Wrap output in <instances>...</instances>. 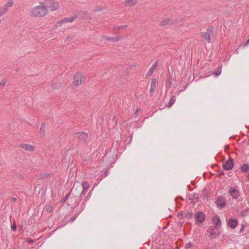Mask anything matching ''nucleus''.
I'll return each instance as SVG.
<instances>
[{
    "instance_id": "obj_1",
    "label": "nucleus",
    "mask_w": 249,
    "mask_h": 249,
    "mask_svg": "<svg viewBox=\"0 0 249 249\" xmlns=\"http://www.w3.org/2000/svg\"><path fill=\"white\" fill-rule=\"evenodd\" d=\"M29 14L31 17L35 18H43L48 14V11L45 8L43 1L39 4L31 8Z\"/></svg>"
},
{
    "instance_id": "obj_2",
    "label": "nucleus",
    "mask_w": 249,
    "mask_h": 249,
    "mask_svg": "<svg viewBox=\"0 0 249 249\" xmlns=\"http://www.w3.org/2000/svg\"><path fill=\"white\" fill-rule=\"evenodd\" d=\"M45 8L47 11H55L59 9V3L55 0H43Z\"/></svg>"
},
{
    "instance_id": "obj_3",
    "label": "nucleus",
    "mask_w": 249,
    "mask_h": 249,
    "mask_svg": "<svg viewBox=\"0 0 249 249\" xmlns=\"http://www.w3.org/2000/svg\"><path fill=\"white\" fill-rule=\"evenodd\" d=\"M84 81L83 74L80 72H76L73 76L72 85L78 87L80 86Z\"/></svg>"
},
{
    "instance_id": "obj_4",
    "label": "nucleus",
    "mask_w": 249,
    "mask_h": 249,
    "mask_svg": "<svg viewBox=\"0 0 249 249\" xmlns=\"http://www.w3.org/2000/svg\"><path fill=\"white\" fill-rule=\"evenodd\" d=\"M120 39V38L119 36L110 37L104 36L101 37V41L105 43H107L109 42H115L119 41Z\"/></svg>"
},
{
    "instance_id": "obj_5",
    "label": "nucleus",
    "mask_w": 249,
    "mask_h": 249,
    "mask_svg": "<svg viewBox=\"0 0 249 249\" xmlns=\"http://www.w3.org/2000/svg\"><path fill=\"white\" fill-rule=\"evenodd\" d=\"M205 215L202 212H198L196 214V223L199 225L204 221Z\"/></svg>"
},
{
    "instance_id": "obj_6",
    "label": "nucleus",
    "mask_w": 249,
    "mask_h": 249,
    "mask_svg": "<svg viewBox=\"0 0 249 249\" xmlns=\"http://www.w3.org/2000/svg\"><path fill=\"white\" fill-rule=\"evenodd\" d=\"M18 147L28 152H34L35 150V147L30 144L22 143L18 145Z\"/></svg>"
},
{
    "instance_id": "obj_7",
    "label": "nucleus",
    "mask_w": 249,
    "mask_h": 249,
    "mask_svg": "<svg viewBox=\"0 0 249 249\" xmlns=\"http://www.w3.org/2000/svg\"><path fill=\"white\" fill-rule=\"evenodd\" d=\"M229 193L233 198H237L239 196V190L232 188H230L229 190Z\"/></svg>"
},
{
    "instance_id": "obj_8",
    "label": "nucleus",
    "mask_w": 249,
    "mask_h": 249,
    "mask_svg": "<svg viewBox=\"0 0 249 249\" xmlns=\"http://www.w3.org/2000/svg\"><path fill=\"white\" fill-rule=\"evenodd\" d=\"M224 168L229 170L232 169L233 166V162L232 160H227L223 165Z\"/></svg>"
},
{
    "instance_id": "obj_9",
    "label": "nucleus",
    "mask_w": 249,
    "mask_h": 249,
    "mask_svg": "<svg viewBox=\"0 0 249 249\" xmlns=\"http://www.w3.org/2000/svg\"><path fill=\"white\" fill-rule=\"evenodd\" d=\"M238 225V221L237 219L235 218H230L229 219V222H228V225L229 226L232 228L234 229L237 227Z\"/></svg>"
},
{
    "instance_id": "obj_10",
    "label": "nucleus",
    "mask_w": 249,
    "mask_h": 249,
    "mask_svg": "<svg viewBox=\"0 0 249 249\" xmlns=\"http://www.w3.org/2000/svg\"><path fill=\"white\" fill-rule=\"evenodd\" d=\"M139 0H125L124 4L126 6L132 7L138 3Z\"/></svg>"
},
{
    "instance_id": "obj_11",
    "label": "nucleus",
    "mask_w": 249,
    "mask_h": 249,
    "mask_svg": "<svg viewBox=\"0 0 249 249\" xmlns=\"http://www.w3.org/2000/svg\"><path fill=\"white\" fill-rule=\"evenodd\" d=\"M213 222L215 225L216 228H218L221 225V220L219 217L216 215L213 217Z\"/></svg>"
},
{
    "instance_id": "obj_12",
    "label": "nucleus",
    "mask_w": 249,
    "mask_h": 249,
    "mask_svg": "<svg viewBox=\"0 0 249 249\" xmlns=\"http://www.w3.org/2000/svg\"><path fill=\"white\" fill-rule=\"evenodd\" d=\"M46 131V124L44 123H42L39 128L38 133L39 135L42 137H44L45 135Z\"/></svg>"
},
{
    "instance_id": "obj_13",
    "label": "nucleus",
    "mask_w": 249,
    "mask_h": 249,
    "mask_svg": "<svg viewBox=\"0 0 249 249\" xmlns=\"http://www.w3.org/2000/svg\"><path fill=\"white\" fill-rule=\"evenodd\" d=\"M156 64L154 63L152 66L150 68L149 71L147 72L146 76V77H149L153 74V72L156 70Z\"/></svg>"
},
{
    "instance_id": "obj_14",
    "label": "nucleus",
    "mask_w": 249,
    "mask_h": 249,
    "mask_svg": "<svg viewBox=\"0 0 249 249\" xmlns=\"http://www.w3.org/2000/svg\"><path fill=\"white\" fill-rule=\"evenodd\" d=\"M211 32L209 31L202 33V37L208 42H209L211 40Z\"/></svg>"
},
{
    "instance_id": "obj_15",
    "label": "nucleus",
    "mask_w": 249,
    "mask_h": 249,
    "mask_svg": "<svg viewBox=\"0 0 249 249\" xmlns=\"http://www.w3.org/2000/svg\"><path fill=\"white\" fill-rule=\"evenodd\" d=\"M225 201L222 197H219L216 201V204L218 207H224L225 205Z\"/></svg>"
},
{
    "instance_id": "obj_16",
    "label": "nucleus",
    "mask_w": 249,
    "mask_h": 249,
    "mask_svg": "<svg viewBox=\"0 0 249 249\" xmlns=\"http://www.w3.org/2000/svg\"><path fill=\"white\" fill-rule=\"evenodd\" d=\"M156 79L155 78H153L152 80V82L151 83V87H150V92H153L156 88Z\"/></svg>"
},
{
    "instance_id": "obj_17",
    "label": "nucleus",
    "mask_w": 249,
    "mask_h": 249,
    "mask_svg": "<svg viewBox=\"0 0 249 249\" xmlns=\"http://www.w3.org/2000/svg\"><path fill=\"white\" fill-rule=\"evenodd\" d=\"M170 23V19L168 18L164 19L160 23L161 26H165L168 25Z\"/></svg>"
},
{
    "instance_id": "obj_18",
    "label": "nucleus",
    "mask_w": 249,
    "mask_h": 249,
    "mask_svg": "<svg viewBox=\"0 0 249 249\" xmlns=\"http://www.w3.org/2000/svg\"><path fill=\"white\" fill-rule=\"evenodd\" d=\"M14 4V2L13 0H9L8 2L6 3L5 6V7L8 8L10 7H12L13 6Z\"/></svg>"
},
{
    "instance_id": "obj_19",
    "label": "nucleus",
    "mask_w": 249,
    "mask_h": 249,
    "mask_svg": "<svg viewBox=\"0 0 249 249\" xmlns=\"http://www.w3.org/2000/svg\"><path fill=\"white\" fill-rule=\"evenodd\" d=\"M6 82H7V81L6 79H2L0 81V86H2V87L5 86V85L6 84Z\"/></svg>"
},
{
    "instance_id": "obj_20",
    "label": "nucleus",
    "mask_w": 249,
    "mask_h": 249,
    "mask_svg": "<svg viewBox=\"0 0 249 249\" xmlns=\"http://www.w3.org/2000/svg\"><path fill=\"white\" fill-rule=\"evenodd\" d=\"M249 170V167L247 165H244L242 167V170L244 172H246V171H248Z\"/></svg>"
},
{
    "instance_id": "obj_21",
    "label": "nucleus",
    "mask_w": 249,
    "mask_h": 249,
    "mask_svg": "<svg viewBox=\"0 0 249 249\" xmlns=\"http://www.w3.org/2000/svg\"><path fill=\"white\" fill-rule=\"evenodd\" d=\"M46 211L49 213L51 212L53 209L52 207L51 206H47L46 207Z\"/></svg>"
},
{
    "instance_id": "obj_22",
    "label": "nucleus",
    "mask_w": 249,
    "mask_h": 249,
    "mask_svg": "<svg viewBox=\"0 0 249 249\" xmlns=\"http://www.w3.org/2000/svg\"><path fill=\"white\" fill-rule=\"evenodd\" d=\"M65 20L66 22H71L74 20V18H70L67 19H65Z\"/></svg>"
},
{
    "instance_id": "obj_23",
    "label": "nucleus",
    "mask_w": 249,
    "mask_h": 249,
    "mask_svg": "<svg viewBox=\"0 0 249 249\" xmlns=\"http://www.w3.org/2000/svg\"><path fill=\"white\" fill-rule=\"evenodd\" d=\"M83 186L84 188L87 189L89 188V183L88 182H85L83 183Z\"/></svg>"
},
{
    "instance_id": "obj_24",
    "label": "nucleus",
    "mask_w": 249,
    "mask_h": 249,
    "mask_svg": "<svg viewBox=\"0 0 249 249\" xmlns=\"http://www.w3.org/2000/svg\"><path fill=\"white\" fill-rule=\"evenodd\" d=\"M16 228L17 226L15 223H14L11 227L12 229L14 231L16 230Z\"/></svg>"
},
{
    "instance_id": "obj_25",
    "label": "nucleus",
    "mask_w": 249,
    "mask_h": 249,
    "mask_svg": "<svg viewBox=\"0 0 249 249\" xmlns=\"http://www.w3.org/2000/svg\"><path fill=\"white\" fill-rule=\"evenodd\" d=\"M211 235L213 236L215 234V233H214L213 232H212L211 233Z\"/></svg>"
},
{
    "instance_id": "obj_26",
    "label": "nucleus",
    "mask_w": 249,
    "mask_h": 249,
    "mask_svg": "<svg viewBox=\"0 0 249 249\" xmlns=\"http://www.w3.org/2000/svg\"><path fill=\"white\" fill-rule=\"evenodd\" d=\"M249 43V39L247 40V42H246V44H248Z\"/></svg>"
},
{
    "instance_id": "obj_27",
    "label": "nucleus",
    "mask_w": 249,
    "mask_h": 249,
    "mask_svg": "<svg viewBox=\"0 0 249 249\" xmlns=\"http://www.w3.org/2000/svg\"><path fill=\"white\" fill-rule=\"evenodd\" d=\"M248 179L249 180V175L248 176Z\"/></svg>"
},
{
    "instance_id": "obj_28",
    "label": "nucleus",
    "mask_w": 249,
    "mask_h": 249,
    "mask_svg": "<svg viewBox=\"0 0 249 249\" xmlns=\"http://www.w3.org/2000/svg\"><path fill=\"white\" fill-rule=\"evenodd\" d=\"M219 74V73H217L216 74V75L217 76V75H218Z\"/></svg>"
}]
</instances>
